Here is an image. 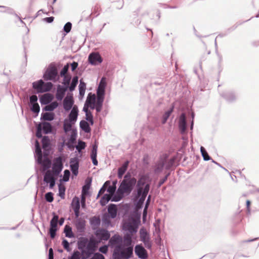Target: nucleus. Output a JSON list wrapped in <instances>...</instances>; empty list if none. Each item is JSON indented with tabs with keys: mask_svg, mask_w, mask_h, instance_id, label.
I'll list each match as a JSON object with an SVG mask.
<instances>
[{
	"mask_svg": "<svg viewBox=\"0 0 259 259\" xmlns=\"http://www.w3.org/2000/svg\"><path fill=\"white\" fill-rule=\"evenodd\" d=\"M97 241L94 238L89 240L87 237H81L77 241L78 250H74L68 259H88L95 252L97 247Z\"/></svg>",
	"mask_w": 259,
	"mask_h": 259,
	"instance_id": "f257e3e1",
	"label": "nucleus"
},
{
	"mask_svg": "<svg viewBox=\"0 0 259 259\" xmlns=\"http://www.w3.org/2000/svg\"><path fill=\"white\" fill-rule=\"evenodd\" d=\"M147 177L142 176L138 180L137 185V194L135 196L138 201L136 202L137 208L140 209L143 207V204L150 190V184L147 183Z\"/></svg>",
	"mask_w": 259,
	"mask_h": 259,
	"instance_id": "f03ea898",
	"label": "nucleus"
},
{
	"mask_svg": "<svg viewBox=\"0 0 259 259\" xmlns=\"http://www.w3.org/2000/svg\"><path fill=\"white\" fill-rule=\"evenodd\" d=\"M78 82V77L77 76H73L70 87L60 84L57 85L55 96L50 93H47L44 95L38 96V97H73V94L69 93H68L67 96H65L66 93L68 91L70 92H73L75 89Z\"/></svg>",
	"mask_w": 259,
	"mask_h": 259,
	"instance_id": "7ed1b4c3",
	"label": "nucleus"
},
{
	"mask_svg": "<svg viewBox=\"0 0 259 259\" xmlns=\"http://www.w3.org/2000/svg\"><path fill=\"white\" fill-rule=\"evenodd\" d=\"M138 181L134 177H132L129 173L126 174L123 177V179L120 183L118 187L119 192L128 195L133 190L136 184H137Z\"/></svg>",
	"mask_w": 259,
	"mask_h": 259,
	"instance_id": "20e7f679",
	"label": "nucleus"
},
{
	"mask_svg": "<svg viewBox=\"0 0 259 259\" xmlns=\"http://www.w3.org/2000/svg\"><path fill=\"white\" fill-rule=\"evenodd\" d=\"M133 254V247H124L122 245L115 246L113 254V259H129Z\"/></svg>",
	"mask_w": 259,
	"mask_h": 259,
	"instance_id": "39448f33",
	"label": "nucleus"
},
{
	"mask_svg": "<svg viewBox=\"0 0 259 259\" xmlns=\"http://www.w3.org/2000/svg\"><path fill=\"white\" fill-rule=\"evenodd\" d=\"M44 80L56 82L59 79V75L56 64L51 63L49 65L42 76Z\"/></svg>",
	"mask_w": 259,
	"mask_h": 259,
	"instance_id": "423d86ee",
	"label": "nucleus"
},
{
	"mask_svg": "<svg viewBox=\"0 0 259 259\" xmlns=\"http://www.w3.org/2000/svg\"><path fill=\"white\" fill-rule=\"evenodd\" d=\"M54 85L51 82H45L40 79L32 83V88L36 93H47L52 90Z\"/></svg>",
	"mask_w": 259,
	"mask_h": 259,
	"instance_id": "0eeeda50",
	"label": "nucleus"
},
{
	"mask_svg": "<svg viewBox=\"0 0 259 259\" xmlns=\"http://www.w3.org/2000/svg\"><path fill=\"white\" fill-rule=\"evenodd\" d=\"M57 176L55 175L51 170H48L44 175V182L49 184L50 189H53L56 184V177Z\"/></svg>",
	"mask_w": 259,
	"mask_h": 259,
	"instance_id": "6e6552de",
	"label": "nucleus"
},
{
	"mask_svg": "<svg viewBox=\"0 0 259 259\" xmlns=\"http://www.w3.org/2000/svg\"><path fill=\"white\" fill-rule=\"evenodd\" d=\"M63 168L62 158L61 157H57L54 161L51 170L56 176H58Z\"/></svg>",
	"mask_w": 259,
	"mask_h": 259,
	"instance_id": "1a4fd4ad",
	"label": "nucleus"
},
{
	"mask_svg": "<svg viewBox=\"0 0 259 259\" xmlns=\"http://www.w3.org/2000/svg\"><path fill=\"white\" fill-rule=\"evenodd\" d=\"M106 86V78L104 77H103L101 79L97 89L96 93L97 97H104Z\"/></svg>",
	"mask_w": 259,
	"mask_h": 259,
	"instance_id": "9d476101",
	"label": "nucleus"
},
{
	"mask_svg": "<svg viewBox=\"0 0 259 259\" xmlns=\"http://www.w3.org/2000/svg\"><path fill=\"white\" fill-rule=\"evenodd\" d=\"M140 240L144 243L145 246L148 249H150L152 247V243L148 234L145 230H140Z\"/></svg>",
	"mask_w": 259,
	"mask_h": 259,
	"instance_id": "9b49d317",
	"label": "nucleus"
},
{
	"mask_svg": "<svg viewBox=\"0 0 259 259\" xmlns=\"http://www.w3.org/2000/svg\"><path fill=\"white\" fill-rule=\"evenodd\" d=\"M88 61L89 63L93 65H97L102 62L103 59L99 54L97 53H92L88 57Z\"/></svg>",
	"mask_w": 259,
	"mask_h": 259,
	"instance_id": "f8f14e48",
	"label": "nucleus"
},
{
	"mask_svg": "<svg viewBox=\"0 0 259 259\" xmlns=\"http://www.w3.org/2000/svg\"><path fill=\"white\" fill-rule=\"evenodd\" d=\"M135 252L136 254L140 258L146 259L148 257L147 251L141 244L136 245Z\"/></svg>",
	"mask_w": 259,
	"mask_h": 259,
	"instance_id": "ddd939ff",
	"label": "nucleus"
},
{
	"mask_svg": "<svg viewBox=\"0 0 259 259\" xmlns=\"http://www.w3.org/2000/svg\"><path fill=\"white\" fill-rule=\"evenodd\" d=\"M95 234L96 236L101 240L107 241L110 238V234L108 231L104 229L97 230Z\"/></svg>",
	"mask_w": 259,
	"mask_h": 259,
	"instance_id": "4468645a",
	"label": "nucleus"
},
{
	"mask_svg": "<svg viewBox=\"0 0 259 259\" xmlns=\"http://www.w3.org/2000/svg\"><path fill=\"white\" fill-rule=\"evenodd\" d=\"M70 167L72 174L76 176L78 173L79 160L77 157L72 158L70 160Z\"/></svg>",
	"mask_w": 259,
	"mask_h": 259,
	"instance_id": "2eb2a0df",
	"label": "nucleus"
},
{
	"mask_svg": "<svg viewBox=\"0 0 259 259\" xmlns=\"http://www.w3.org/2000/svg\"><path fill=\"white\" fill-rule=\"evenodd\" d=\"M123 239L121 236L118 234H115L109 239V245L113 247L116 245H122Z\"/></svg>",
	"mask_w": 259,
	"mask_h": 259,
	"instance_id": "dca6fc26",
	"label": "nucleus"
},
{
	"mask_svg": "<svg viewBox=\"0 0 259 259\" xmlns=\"http://www.w3.org/2000/svg\"><path fill=\"white\" fill-rule=\"evenodd\" d=\"M78 108L76 105L73 106L68 115V121L74 123L77 119L78 116Z\"/></svg>",
	"mask_w": 259,
	"mask_h": 259,
	"instance_id": "f3484780",
	"label": "nucleus"
},
{
	"mask_svg": "<svg viewBox=\"0 0 259 259\" xmlns=\"http://www.w3.org/2000/svg\"><path fill=\"white\" fill-rule=\"evenodd\" d=\"M38 98H30L29 106L31 110L35 113H38L40 111V107L37 103Z\"/></svg>",
	"mask_w": 259,
	"mask_h": 259,
	"instance_id": "a211bd4d",
	"label": "nucleus"
},
{
	"mask_svg": "<svg viewBox=\"0 0 259 259\" xmlns=\"http://www.w3.org/2000/svg\"><path fill=\"white\" fill-rule=\"evenodd\" d=\"M179 126L181 133L182 134H184L186 130V116L184 113L182 114L180 117L179 121Z\"/></svg>",
	"mask_w": 259,
	"mask_h": 259,
	"instance_id": "6ab92c4d",
	"label": "nucleus"
},
{
	"mask_svg": "<svg viewBox=\"0 0 259 259\" xmlns=\"http://www.w3.org/2000/svg\"><path fill=\"white\" fill-rule=\"evenodd\" d=\"M97 149L98 146L97 144H95L92 146V149L91 154V158L92 159L93 164L96 166L98 164V162L97 159Z\"/></svg>",
	"mask_w": 259,
	"mask_h": 259,
	"instance_id": "aec40b11",
	"label": "nucleus"
},
{
	"mask_svg": "<svg viewBox=\"0 0 259 259\" xmlns=\"http://www.w3.org/2000/svg\"><path fill=\"white\" fill-rule=\"evenodd\" d=\"M85 226V221L84 220L78 219L75 223V227L77 231L79 233H82L84 231Z\"/></svg>",
	"mask_w": 259,
	"mask_h": 259,
	"instance_id": "412c9836",
	"label": "nucleus"
},
{
	"mask_svg": "<svg viewBox=\"0 0 259 259\" xmlns=\"http://www.w3.org/2000/svg\"><path fill=\"white\" fill-rule=\"evenodd\" d=\"M73 98H64L63 101V107L66 111H69L73 106L74 104Z\"/></svg>",
	"mask_w": 259,
	"mask_h": 259,
	"instance_id": "4be33fe9",
	"label": "nucleus"
},
{
	"mask_svg": "<svg viewBox=\"0 0 259 259\" xmlns=\"http://www.w3.org/2000/svg\"><path fill=\"white\" fill-rule=\"evenodd\" d=\"M126 228L129 231V234L132 235L133 233H135L137 232L138 225L135 221L133 223H128L126 225Z\"/></svg>",
	"mask_w": 259,
	"mask_h": 259,
	"instance_id": "5701e85b",
	"label": "nucleus"
},
{
	"mask_svg": "<svg viewBox=\"0 0 259 259\" xmlns=\"http://www.w3.org/2000/svg\"><path fill=\"white\" fill-rule=\"evenodd\" d=\"M129 161L127 160L122 165V166L118 168V177L119 179H121L123 174L125 173L126 170H127V167L129 164Z\"/></svg>",
	"mask_w": 259,
	"mask_h": 259,
	"instance_id": "b1692460",
	"label": "nucleus"
},
{
	"mask_svg": "<svg viewBox=\"0 0 259 259\" xmlns=\"http://www.w3.org/2000/svg\"><path fill=\"white\" fill-rule=\"evenodd\" d=\"M117 207L115 204H111L108 206V212L112 219H114L117 215Z\"/></svg>",
	"mask_w": 259,
	"mask_h": 259,
	"instance_id": "393cba45",
	"label": "nucleus"
},
{
	"mask_svg": "<svg viewBox=\"0 0 259 259\" xmlns=\"http://www.w3.org/2000/svg\"><path fill=\"white\" fill-rule=\"evenodd\" d=\"M124 194H123L121 192H119L118 189H117L116 193H114L113 195H112V196H111V200L113 202H117L120 201L124 196Z\"/></svg>",
	"mask_w": 259,
	"mask_h": 259,
	"instance_id": "a878e982",
	"label": "nucleus"
},
{
	"mask_svg": "<svg viewBox=\"0 0 259 259\" xmlns=\"http://www.w3.org/2000/svg\"><path fill=\"white\" fill-rule=\"evenodd\" d=\"M165 160L162 159V158L160 159L157 163L155 165V172L156 173H159L160 172L164 166H165Z\"/></svg>",
	"mask_w": 259,
	"mask_h": 259,
	"instance_id": "bb28decb",
	"label": "nucleus"
},
{
	"mask_svg": "<svg viewBox=\"0 0 259 259\" xmlns=\"http://www.w3.org/2000/svg\"><path fill=\"white\" fill-rule=\"evenodd\" d=\"M80 128L86 133L91 132V128L88 122L85 120H81L79 123Z\"/></svg>",
	"mask_w": 259,
	"mask_h": 259,
	"instance_id": "cd10ccee",
	"label": "nucleus"
},
{
	"mask_svg": "<svg viewBox=\"0 0 259 259\" xmlns=\"http://www.w3.org/2000/svg\"><path fill=\"white\" fill-rule=\"evenodd\" d=\"M41 124V130L45 134H49L52 132V127L51 124L47 122H44Z\"/></svg>",
	"mask_w": 259,
	"mask_h": 259,
	"instance_id": "c85d7f7f",
	"label": "nucleus"
},
{
	"mask_svg": "<svg viewBox=\"0 0 259 259\" xmlns=\"http://www.w3.org/2000/svg\"><path fill=\"white\" fill-rule=\"evenodd\" d=\"M71 205L73 209H80V202L79 198L76 196L74 197L72 199Z\"/></svg>",
	"mask_w": 259,
	"mask_h": 259,
	"instance_id": "c756f323",
	"label": "nucleus"
},
{
	"mask_svg": "<svg viewBox=\"0 0 259 259\" xmlns=\"http://www.w3.org/2000/svg\"><path fill=\"white\" fill-rule=\"evenodd\" d=\"M124 244L126 247L133 246L132 245V235L131 234H126L123 238Z\"/></svg>",
	"mask_w": 259,
	"mask_h": 259,
	"instance_id": "7c9ffc66",
	"label": "nucleus"
},
{
	"mask_svg": "<svg viewBox=\"0 0 259 259\" xmlns=\"http://www.w3.org/2000/svg\"><path fill=\"white\" fill-rule=\"evenodd\" d=\"M35 153L37 163L39 164H42L44 161L42 159V155L41 148H36Z\"/></svg>",
	"mask_w": 259,
	"mask_h": 259,
	"instance_id": "2f4dec72",
	"label": "nucleus"
},
{
	"mask_svg": "<svg viewBox=\"0 0 259 259\" xmlns=\"http://www.w3.org/2000/svg\"><path fill=\"white\" fill-rule=\"evenodd\" d=\"M58 106V104L57 102H51L49 104L46 105L44 109L47 111H52L56 108Z\"/></svg>",
	"mask_w": 259,
	"mask_h": 259,
	"instance_id": "473e14b6",
	"label": "nucleus"
},
{
	"mask_svg": "<svg viewBox=\"0 0 259 259\" xmlns=\"http://www.w3.org/2000/svg\"><path fill=\"white\" fill-rule=\"evenodd\" d=\"M90 222L93 227H97L100 225L101 220L99 217L94 216L90 219Z\"/></svg>",
	"mask_w": 259,
	"mask_h": 259,
	"instance_id": "72a5a7b5",
	"label": "nucleus"
},
{
	"mask_svg": "<svg viewBox=\"0 0 259 259\" xmlns=\"http://www.w3.org/2000/svg\"><path fill=\"white\" fill-rule=\"evenodd\" d=\"M79 95L80 97H83L86 89V84L81 80L78 86Z\"/></svg>",
	"mask_w": 259,
	"mask_h": 259,
	"instance_id": "f704fd0d",
	"label": "nucleus"
},
{
	"mask_svg": "<svg viewBox=\"0 0 259 259\" xmlns=\"http://www.w3.org/2000/svg\"><path fill=\"white\" fill-rule=\"evenodd\" d=\"M54 118V114L51 112H45L41 115V119L44 120L52 121Z\"/></svg>",
	"mask_w": 259,
	"mask_h": 259,
	"instance_id": "c9c22d12",
	"label": "nucleus"
},
{
	"mask_svg": "<svg viewBox=\"0 0 259 259\" xmlns=\"http://www.w3.org/2000/svg\"><path fill=\"white\" fill-rule=\"evenodd\" d=\"M174 107H172L170 109H169L168 110L165 112L164 114L162 116V123L164 124L166 123L167 120L170 116V114H171L172 111H173Z\"/></svg>",
	"mask_w": 259,
	"mask_h": 259,
	"instance_id": "e433bc0d",
	"label": "nucleus"
},
{
	"mask_svg": "<svg viewBox=\"0 0 259 259\" xmlns=\"http://www.w3.org/2000/svg\"><path fill=\"white\" fill-rule=\"evenodd\" d=\"M103 101L104 98H96V99H95L96 110L97 112H99L101 111Z\"/></svg>",
	"mask_w": 259,
	"mask_h": 259,
	"instance_id": "4c0bfd02",
	"label": "nucleus"
},
{
	"mask_svg": "<svg viewBox=\"0 0 259 259\" xmlns=\"http://www.w3.org/2000/svg\"><path fill=\"white\" fill-rule=\"evenodd\" d=\"M63 77V81L62 82V85L64 86L70 87V84L71 82L72 79L70 75H67L65 76H61Z\"/></svg>",
	"mask_w": 259,
	"mask_h": 259,
	"instance_id": "58836bf2",
	"label": "nucleus"
},
{
	"mask_svg": "<svg viewBox=\"0 0 259 259\" xmlns=\"http://www.w3.org/2000/svg\"><path fill=\"white\" fill-rule=\"evenodd\" d=\"M64 232L65 234V236L68 238H72L74 237L72 228L67 225H66L64 229Z\"/></svg>",
	"mask_w": 259,
	"mask_h": 259,
	"instance_id": "ea45409f",
	"label": "nucleus"
},
{
	"mask_svg": "<svg viewBox=\"0 0 259 259\" xmlns=\"http://www.w3.org/2000/svg\"><path fill=\"white\" fill-rule=\"evenodd\" d=\"M59 217L53 213V217L50 222V228H57Z\"/></svg>",
	"mask_w": 259,
	"mask_h": 259,
	"instance_id": "a19ab883",
	"label": "nucleus"
},
{
	"mask_svg": "<svg viewBox=\"0 0 259 259\" xmlns=\"http://www.w3.org/2000/svg\"><path fill=\"white\" fill-rule=\"evenodd\" d=\"M111 200V196L110 194H105L101 198L100 202L102 206L105 205Z\"/></svg>",
	"mask_w": 259,
	"mask_h": 259,
	"instance_id": "79ce46f5",
	"label": "nucleus"
},
{
	"mask_svg": "<svg viewBox=\"0 0 259 259\" xmlns=\"http://www.w3.org/2000/svg\"><path fill=\"white\" fill-rule=\"evenodd\" d=\"M95 99L96 98H87L85 103L89 106V107L92 109H96Z\"/></svg>",
	"mask_w": 259,
	"mask_h": 259,
	"instance_id": "37998d69",
	"label": "nucleus"
},
{
	"mask_svg": "<svg viewBox=\"0 0 259 259\" xmlns=\"http://www.w3.org/2000/svg\"><path fill=\"white\" fill-rule=\"evenodd\" d=\"M73 124V123L68 121L67 120H65L63 124V130L66 133L71 130L72 125Z\"/></svg>",
	"mask_w": 259,
	"mask_h": 259,
	"instance_id": "c03bdc74",
	"label": "nucleus"
},
{
	"mask_svg": "<svg viewBox=\"0 0 259 259\" xmlns=\"http://www.w3.org/2000/svg\"><path fill=\"white\" fill-rule=\"evenodd\" d=\"M162 159L165 160V167L166 169L170 168L174 164L175 159L174 158H171L169 160H167L166 158H162Z\"/></svg>",
	"mask_w": 259,
	"mask_h": 259,
	"instance_id": "a18cd8bd",
	"label": "nucleus"
},
{
	"mask_svg": "<svg viewBox=\"0 0 259 259\" xmlns=\"http://www.w3.org/2000/svg\"><path fill=\"white\" fill-rule=\"evenodd\" d=\"M86 147V144L84 142L78 140L77 145L75 146L76 149L78 152H81Z\"/></svg>",
	"mask_w": 259,
	"mask_h": 259,
	"instance_id": "49530a36",
	"label": "nucleus"
},
{
	"mask_svg": "<svg viewBox=\"0 0 259 259\" xmlns=\"http://www.w3.org/2000/svg\"><path fill=\"white\" fill-rule=\"evenodd\" d=\"M200 151L201 153V155L203 158V159L205 161H208L210 159V156H209L207 151L203 147L201 146L200 147Z\"/></svg>",
	"mask_w": 259,
	"mask_h": 259,
	"instance_id": "de8ad7c7",
	"label": "nucleus"
},
{
	"mask_svg": "<svg viewBox=\"0 0 259 259\" xmlns=\"http://www.w3.org/2000/svg\"><path fill=\"white\" fill-rule=\"evenodd\" d=\"M42 148L46 149L50 145V139L47 136H45L42 139Z\"/></svg>",
	"mask_w": 259,
	"mask_h": 259,
	"instance_id": "09e8293b",
	"label": "nucleus"
},
{
	"mask_svg": "<svg viewBox=\"0 0 259 259\" xmlns=\"http://www.w3.org/2000/svg\"><path fill=\"white\" fill-rule=\"evenodd\" d=\"M69 66L70 65L69 64H67L64 66V67L62 68V69L61 70L60 72L59 77L67 75L66 73H67L69 70Z\"/></svg>",
	"mask_w": 259,
	"mask_h": 259,
	"instance_id": "8fccbe9b",
	"label": "nucleus"
},
{
	"mask_svg": "<svg viewBox=\"0 0 259 259\" xmlns=\"http://www.w3.org/2000/svg\"><path fill=\"white\" fill-rule=\"evenodd\" d=\"M110 184V182L109 181H106L102 187L100 189V190L99 191L97 198L101 195L103 194L106 191V188L107 187V185H109Z\"/></svg>",
	"mask_w": 259,
	"mask_h": 259,
	"instance_id": "3c124183",
	"label": "nucleus"
},
{
	"mask_svg": "<svg viewBox=\"0 0 259 259\" xmlns=\"http://www.w3.org/2000/svg\"><path fill=\"white\" fill-rule=\"evenodd\" d=\"M100 14V7L98 6H95L92 10V12L90 14V17L91 15H94L95 17H97Z\"/></svg>",
	"mask_w": 259,
	"mask_h": 259,
	"instance_id": "603ef678",
	"label": "nucleus"
},
{
	"mask_svg": "<svg viewBox=\"0 0 259 259\" xmlns=\"http://www.w3.org/2000/svg\"><path fill=\"white\" fill-rule=\"evenodd\" d=\"M107 192L109 193L110 195H113L115 193L116 190L115 183H114V185L112 186L110 185V184L109 185H107Z\"/></svg>",
	"mask_w": 259,
	"mask_h": 259,
	"instance_id": "864d4df0",
	"label": "nucleus"
},
{
	"mask_svg": "<svg viewBox=\"0 0 259 259\" xmlns=\"http://www.w3.org/2000/svg\"><path fill=\"white\" fill-rule=\"evenodd\" d=\"M65 192V188L61 184L59 185V195L62 198H64Z\"/></svg>",
	"mask_w": 259,
	"mask_h": 259,
	"instance_id": "5fc2aeb1",
	"label": "nucleus"
},
{
	"mask_svg": "<svg viewBox=\"0 0 259 259\" xmlns=\"http://www.w3.org/2000/svg\"><path fill=\"white\" fill-rule=\"evenodd\" d=\"M77 133L75 131H73L70 135V139L68 141L69 143L74 144L75 143L76 140Z\"/></svg>",
	"mask_w": 259,
	"mask_h": 259,
	"instance_id": "6e6d98bb",
	"label": "nucleus"
},
{
	"mask_svg": "<svg viewBox=\"0 0 259 259\" xmlns=\"http://www.w3.org/2000/svg\"><path fill=\"white\" fill-rule=\"evenodd\" d=\"M70 175V171L68 169H65L64 171V176L62 180H61V181H62L63 182H66L69 181V177Z\"/></svg>",
	"mask_w": 259,
	"mask_h": 259,
	"instance_id": "4d7b16f0",
	"label": "nucleus"
},
{
	"mask_svg": "<svg viewBox=\"0 0 259 259\" xmlns=\"http://www.w3.org/2000/svg\"><path fill=\"white\" fill-rule=\"evenodd\" d=\"M45 199L47 201L52 202L54 200L53 194L52 192H49L45 194Z\"/></svg>",
	"mask_w": 259,
	"mask_h": 259,
	"instance_id": "13d9d810",
	"label": "nucleus"
},
{
	"mask_svg": "<svg viewBox=\"0 0 259 259\" xmlns=\"http://www.w3.org/2000/svg\"><path fill=\"white\" fill-rule=\"evenodd\" d=\"M71 28H72V24H71V23L70 22H68L64 26L63 30L66 33H69L70 31V30L71 29Z\"/></svg>",
	"mask_w": 259,
	"mask_h": 259,
	"instance_id": "bf43d9fd",
	"label": "nucleus"
},
{
	"mask_svg": "<svg viewBox=\"0 0 259 259\" xmlns=\"http://www.w3.org/2000/svg\"><path fill=\"white\" fill-rule=\"evenodd\" d=\"M62 244L64 249H66L67 251H69L70 250L69 243L66 239H63Z\"/></svg>",
	"mask_w": 259,
	"mask_h": 259,
	"instance_id": "052dcab7",
	"label": "nucleus"
},
{
	"mask_svg": "<svg viewBox=\"0 0 259 259\" xmlns=\"http://www.w3.org/2000/svg\"><path fill=\"white\" fill-rule=\"evenodd\" d=\"M164 83V80L162 78H157L152 80L151 85H161Z\"/></svg>",
	"mask_w": 259,
	"mask_h": 259,
	"instance_id": "680f3d73",
	"label": "nucleus"
},
{
	"mask_svg": "<svg viewBox=\"0 0 259 259\" xmlns=\"http://www.w3.org/2000/svg\"><path fill=\"white\" fill-rule=\"evenodd\" d=\"M0 8H5V10L4 11L5 12H6V13L10 14H15V15L17 17H18L17 16V15L15 13V11H14V10L12 8H10V7H5V6H0Z\"/></svg>",
	"mask_w": 259,
	"mask_h": 259,
	"instance_id": "e2e57ef3",
	"label": "nucleus"
},
{
	"mask_svg": "<svg viewBox=\"0 0 259 259\" xmlns=\"http://www.w3.org/2000/svg\"><path fill=\"white\" fill-rule=\"evenodd\" d=\"M53 99V98H39L40 103L46 105L52 102Z\"/></svg>",
	"mask_w": 259,
	"mask_h": 259,
	"instance_id": "0e129e2a",
	"label": "nucleus"
},
{
	"mask_svg": "<svg viewBox=\"0 0 259 259\" xmlns=\"http://www.w3.org/2000/svg\"><path fill=\"white\" fill-rule=\"evenodd\" d=\"M37 137L40 138L42 137V130L41 128V124H39L37 127V131L36 133Z\"/></svg>",
	"mask_w": 259,
	"mask_h": 259,
	"instance_id": "69168bd1",
	"label": "nucleus"
},
{
	"mask_svg": "<svg viewBox=\"0 0 259 259\" xmlns=\"http://www.w3.org/2000/svg\"><path fill=\"white\" fill-rule=\"evenodd\" d=\"M57 228H50L49 233L51 238H54L56 235Z\"/></svg>",
	"mask_w": 259,
	"mask_h": 259,
	"instance_id": "338daca9",
	"label": "nucleus"
},
{
	"mask_svg": "<svg viewBox=\"0 0 259 259\" xmlns=\"http://www.w3.org/2000/svg\"><path fill=\"white\" fill-rule=\"evenodd\" d=\"M90 186V183L87 184L83 187L82 190V194L86 195L88 194V189H89Z\"/></svg>",
	"mask_w": 259,
	"mask_h": 259,
	"instance_id": "774afa93",
	"label": "nucleus"
}]
</instances>
